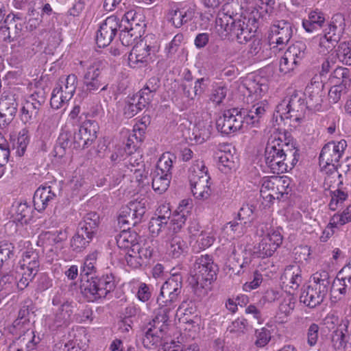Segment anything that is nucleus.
<instances>
[{"label": "nucleus", "instance_id": "1", "mask_svg": "<svg viewBox=\"0 0 351 351\" xmlns=\"http://www.w3.org/2000/svg\"><path fill=\"white\" fill-rule=\"evenodd\" d=\"M275 0H253L249 4L253 9L247 18L235 12L233 4L223 5L215 20V29L222 39H236L238 43H245L258 29V21L272 12Z\"/></svg>", "mask_w": 351, "mask_h": 351}, {"label": "nucleus", "instance_id": "2", "mask_svg": "<svg viewBox=\"0 0 351 351\" xmlns=\"http://www.w3.org/2000/svg\"><path fill=\"white\" fill-rule=\"evenodd\" d=\"M298 149L280 137L271 136L265 150V162L273 173L291 170L298 162Z\"/></svg>", "mask_w": 351, "mask_h": 351}, {"label": "nucleus", "instance_id": "3", "mask_svg": "<svg viewBox=\"0 0 351 351\" xmlns=\"http://www.w3.org/2000/svg\"><path fill=\"white\" fill-rule=\"evenodd\" d=\"M139 237L134 231H121L117 238L119 248L126 250L125 261L132 269L140 267L152 256L153 249L147 243L138 241Z\"/></svg>", "mask_w": 351, "mask_h": 351}, {"label": "nucleus", "instance_id": "4", "mask_svg": "<svg viewBox=\"0 0 351 351\" xmlns=\"http://www.w3.org/2000/svg\"><path fill=\"white\" fill-rule=\"evenodd\" d=\"M265 79L256 77H247L243 82V86L246 90L247 102L251 104L249 107L252 109L259 120L265 114L268 108V102L263 99V97L268 90V86Z\"/></svg>", "mask_w": 351, "mask_h": 351}, {"label": "nucleus", "instance_id": "5", "mask_svg": "<svg viewBox=\"0 0 351 351\" xmlns=\"http://www.w3.org/2000/svg\"><path fill=\"white\" fill-rule=\"evenodd\" d=\"M346 147L345 140L329 142L323 147L319 160L322 171L328 174L325 182H331L332 179L341 177L337 171V166Z\"/></svg>", "mask_w": 351, "mask_h": 351}, {"label": "nucleus", "instance_id": "6", "mask_svg": "<svg viewBox=\"0 0 351 351\" xmlns=\"http://www.w3.org/2000/svg\"><path fill=\"white\" fill-rule=\"evenodd\" d=\"M189 181L193 197L206 200L211 195L210 177L202 160H195L189 169Z\"/></svg>", "mask_w": 351, "mask_h": 351}, {"label": "nucleus", "instance_id": "7", "mask_svg": "<svg viewBox=\"0 0 351 351\" xmlns=\"http://www.w3.org/2000/svg\"><path fill=\"white\" fill-rule=\"evenodd\" d=\"M160 46L152 36H146L132 48L128 56V65L133 69L142 68L154 60Z\"/></svg>", "mask_w": 351, "mask_h": 351}, {"label": "nucleus", "instance_id": "8", "mask_svg": "<svg viewBox=\"0 0 351 351\" xmlns=\"http://www.w3.org/2000/svg\"><path fill=\"white\" fill-rule=\"evenodd\" d=\"M282 228L273 227L268 223L260 224L258 228V234L261 240L256 247L257 254L260 258L271 256L277 249L281 245L283 236Z\"/></svg>", "mask_w": 351, "mask_h": 351}, {"label": "nucleus", "instance_id": "9", "mask_svg": "<svg viewBox=\"0 0 351 351\" xmlns=\"http://www.w3.org/2000/svg\"><path fill=\"white\" fill-rule=\"evenodd\" d=\"M82 281V292L92 301L106 298L115 288L114 277L112 274L100 277L91 276Z\"/></svg>", "mask_w": 351, "mask_h": 351}, {"label": "nucleus", "instance_id": "10", "mask_svg": "<svg viewBox=\"0 0 351 351\" xmlns=\"http://www.w3.org/2000/svg\"><path fill=\"white\" fill-rule=\"evenodd\" d=\"M306 107L302 93L291 88L288 89L287 96L277 106L276 112L282 119H293L298 121Z\"/></svg>", "mask_w": 351, "mask_h": 351}, {"label": "nucleus", "instance_id": "11", "mask_svg": "<svg viewBox=\"0 0 351 351\" xmlns=\"http://www.w3.org/2000/svg\"><path fill=\"white\" fill-rule=\"evenodd\" d=\"M77 85V77L75 74L59 79L53 89L50 99L51 106L54 109L62 108L73 96Z\"/></svg>", "mask_w": 351, "mask_h": 351}, {"label": "nucleus", "instance_id": "12", "mask_svg": "<svg viewBox=\"0 0 351 351\" xmlns=\"http://www.w3.org/2000/svg\"><path fill=\"white\" fill-rule=\"evenodd\" d=\"M68 234L65 230H57L41 233L38 237V245L43 247V252L52 261L62 249Z\"/></svg>", "mask_w": 351, "mask_h": 351}, {"label": "nucleus", "instance_id": "13", "mask_svg": "<svg viewBox=\"0 0 351 351\" xmlns=\"http://www.w3.org/2000/svg\"><path fill=\"white\" fill-rule=\"evenodd\" d=\"M217 267L211 256L208 254L198 257L194 265V278L197 285L205 288L215 280Z\"/></svg>", "mask_w": 351, "mask_h": 351}, {"label": "nucleus", "instance_id": "14", "mask_svg": "<svg viewBox=\"0 0 351 351\" xmlns=\"http://www.w3.org/2000/svg\"><path fill=\"white\" fill-rule=\"evenodd\" d=\"M195 12V5L191 3L171 2L169 3L165 16L174 27L180 28L193 19Z\"/></svg>", "mask_w": 351, "mask_h": 351}, {"label": "nucleus", "instance_id": "15", "mask_svg": "<svg viewBox=\"0 0 351 351\" xmlns=\"http://www.w3.org/2000/svg\"><path fill=\"white\" fill-rule=\"evenodd\" d=\"M306 46L302 41L295 42L289 47L281 57L279 70L283 74L293 71L306 56Z\"/></svg>", "mask_w": 351, "mask_h": 351}, {"label": "nucleus", "instance_id": "16", "mask_svg": "<svg viewBox=\"0 0 351 351\" xmlns=\"http://www.w3.org/2000/svg\"><path fill=\"white\" fill-rule=\"evenodd\" d=\"M88 339L85 328L73 327L69 331L67 341L58 343L53 346V351H84L88 346Z\"/></svg>", "mask_w": 351, "mask_h": 351}, {"label": "nucleus", "instance_id": "17", "mask_svg": "<svg viewBox=\"0 0 351 351\" xmlns=\"http://www.w3.org/2000/svg\"><path fill=\"white\" fill-rule=\"evenodd\" d=\"M324 84L321 81L312 79L305 88L304 95L306 108L311 110L322 111L326 102Z\"/></svg>", "mask_w": 351, "mask_h": 351}, {"label": "nucleus", "instance_id": "18", "mask_svg": "<svg viewBox=\"0 0 351 351\" xmlns=\"http://www.w3.org/2000/svg\"><path fill=\"white\" fill-rule=\"evenodd\" d=\"M146 212L145 203L143 201H131L123 206L119 213L118 223L120 226L135 225L141 222Z\"/></svg>", "mask_w": 351, "mask_h": 351}, {"label": "nucleus", "instance_id": "19", "mask_svg": "<svg viewBox=\"0 0 351 351\" xmlns=\"http://www.w3.org/2000/svg\"><path fill=\"white\" fill-rule=\"evenodd\" d=\"M239 108H231L217 119L216 127L221 133L230 134L244 128Z\"/></svg>", "mask_w": 351, "mask_h": 351}, {"label": "nucleus", "instance_id": "20", "mask_svg": "<svg viewBox=\"0 0 351 351\" xmlns=\"http://www.w3.org/2000/svg\"><path fill=\"white\" fill-rule=\"evenodd\" d=\"M119 19L114 15L107 17L100 25L97 32L96 43L99 48L108 46L120 27Z\"/></svg>", "mask_w": 351, "mask_h": 351}, {"label": "nucleus", "instance_id": "21", "mask_svg": "<svg viewBox=\"0 0 351 351\" xmlns=\"http://www.w3.org/2000/svg\"><path fill=\"white\" fill-rule=\"evenodd\" d=\"M15 335H19L9 346V351H36L39 337H36L33 330H18Z\"/></svg>", "mask_w": 351, "mask_h": 351}, {"label": "nucleus", "instance_id": "22", "mask_svg": "<svg viewBox=\"0 0 351 351\" xmlns=\"http://www.w3.org/2000/svg\"><path fill=\"white\" fill-rule=\"evenodd\" d=\"M98 125L94 121L86 120L74 134V143L78 147H85L90 145L96 138Z\"/></svg>", "mask_w": 351, "mask_h": 351}, {"label": "nucleus", "instance_id": "23", "mask_svg": "<svg viewBox=\"0 0 351 351\" xmlns=\"http://www.w3.org/2000/svg\"><path fill=\"white\" fill-rule=\"evenodd\" d=\"M182 287V278L180 274H173L162 285L160 289V296L157 301L159 302L162 298L171 302H177L181 293Z\"/></svg>", "mask_w": 351, "mask_h": 351}, {"label": "nucleus", "instance_id": "24", "mask_svg": "<svg viewBox=\"0 0 351 351\" xmlns=\"http://www.w3.org/2000/svg\"><path fill=\"white\" fill-rule=\"evenodd\" d=\"M292 34L291 23L285 21H279L271 26L269 40L271 43L276 44V47H283L289 41Z\"/></svg>", "mask_w": 351, "mask_h": 351}, {"label": "nucleus", "instance_id": "25", "mask_svg": "<svg viewBox=\"0 0 351 351\" xmlns=\"http://www.w3.org/2000/svg\"><path fill=\"white\" fill-rule=\"evenodd\" d=\"M301 269L297 265L287 266L281 276V280L286 291L293 293L302 283Z\"/></svg>", "mask_w": 351, "mask_h": 351}, {"label": "nucleus", "instance_id": "26", "mask_svg": "<svg viewBox=\"0 0 351 351\" xmlns=\"http://www.w3.org/2000/svg\"><path fill=\"white\" fill-rule=\"evenodd\" d=\"M149 104V99H145L138 93L128 96L124 102L123 114L126 119H131L136 115Z\"/></svg>", "mask_w": 351, "mask_h": 351}, {"label": "nucleus", "instance_id": "27", "mask_svg": "<svg viewBox=\"0 0 351 351\" xmlns=\"http://www.w3.org/2000/svg\"><path fill=\"white\" fill-rule=\"evenodd\" d=\"M102 68L97 63L90 66L84 76V83L89 92L97 90L103 84Z\"/></svg>", "mask_w": 351, "mask_h": 351}, {"label": "nucleus", "instance_id": "28", "mask_svg": "<svg viewBox=\"0 0 351 351\" xmlns=\"http://www.w3.org/2000/svg\"><path fill=\"white\" fill-rule=\"evenodd\" d=\"M56 196L51 186H42L38 187L33 197L34 209L40 213L45 210L49 203L53 200Z\"/></svg>", "mask_w": 351, "mask_h": 351}, {"label": "nucleus", "instance_id": "29", "mask_svg": "<svg viewBox=\"0 0 351 351\" xmlns=\"http://www.w3.org/2000/svg\"><path fill=\"white\" fill-rule=\"evenodd\" d=\"M17 97L10 91H5L0 98V115L12 119L17 112Z\"/></svg>", "mask_w": 351, "mask_h": 351}, {"label": "nucleus", "instance_id": "30", "mask_svg": "<svg viewBox=\"0 0 351 351\" xmlns=\"http://www.w3.org/2000/svg\"><path fill=\"white\" fill-rule=\"evenodd\" d=\"M159 302V308L157 309L156 315L152 322L165 329H167L168 322H169L171 313L174 311L176 302H171L168 300Z\"/></svg>", "mask_w": 351, "mask_h": 351}, {"label": "nucleus", "instance_id": "31", "mask_svg": "<svg viewBox=\"0 0 351 351\" xmlns=\"http://www.w3.org/2000/svg\"><path fill=\"white\" fill-rule=\"evenodd\" d=\"M229 145H220L219 152L217 153L218 158V167L224 173H229L236 167V157L231 153Z\"/></svg>", "mask_w": 351, "mask_h": 351}, {"label": "nucleus", "instance_id": "32", "mask_svg": "<svg viewBox=\"0 0 351 351\" xmlns=\"http://www.w3.org/2000/svg\"><path fill=\"white\" fill-rule=\"evenodd\" d=\"M261 197L263 199L262 204L265 207H270L278 198L276 196L274 176H265L261 181Z\"/></svg>", "mask_w": 351, "mask_h": 351}, {"label": "nucleus", "instance_id": "33", "mask_svg": "<svg viewBox=\"0 0 351 351\" xmlns=\"http://www.w3.org/2000/svg\"><path fill=\"white\" fill-rule=\"evenodd\" d=\"M346 27L345 19L343 15L336 14L332 16L328 27L324 30V34L330 40L339 41L343 35Z\"/></svg>", "mask_w": 351, "mask_h": 351}, {"label": "nucleus", "instance_id": "34", "mask_svg": "<svg viewBox=\"0 0 351 351\" xmlns=\"http://www.w3.org/2000/svg\"><path fill=\"white\" fill-rule=\"evenodd\" d=\"M166 330L165 328L152 322L151 327L148 328L143 338L144 347L150 349L159 344L163 338Z\"/></svg>", "mask_w": 351, "mask_h": 351}, {"label": "nucleus", "instance_id": "35", "mask_svg": "<svg viewBox=\"0 0 351 351\" xmlns=\"http://www.w3.org/2000/svg\"><path fill=\"white\" fill-rule=\"evenodd\" d=\"M40 267L38 253L34 250L25 252L21 261V269L36 275Z\"/></svg>", "mask_w": 351, "mask_h": 351}, {"label": "nucleus", "instance_id": "36", "mask_svg": "<svg viewBox=\"0 0 351 351\" xmlns=\"http://www.w3.org/2000/svg\"><path fill=\"white\" fill-rule=\"evenodd\" d=\"M125 23L124 27L134 33V36L141 37L145 32V24L143 21L139 22L133 11L127 12L121 21Z\"/></svg>", "mask_w": 351, "mask_h": 351}, {"label": "nucleus", "instance_id": "37", "mask_svg": "<svg viewBox=\"0 0 351 351\" xmlns=\"http://www.w3.org/2000/svg\"><path fill=\"white\" fill-rule=\"evenodd\" d=\"M40 104L36 101L32 95L23 104L20 112V119L21 121L26 124L32 121L33 117H35L38 111Z\"/></svg>", "mask_w": 351, "mask_h": 351}, {"label": "nucleus", "instance_id": "38", "mask_svg": "<svg viewBox=\"0 0 351 351\" xmlns=\"http://www.w3.org/2000/svg\"><path fill=\"white\" fill-rule=\"evenodd\" d=\"M326 294V292L309 285L307 290L302 294L300 299L306 306L314 308L322 302Z\"/></svg>", "mask_w": 351, "mask_h": 351}, {"label": "nucleus", "instance_id": "39", "mask_svg": "<svg viewBox=\"0 0 351 351\" xmlns=\"http://www.w3.org/2000/svg\"><path fill=\"white\" fill-rule=\"evenodd\" d=\"M195 312L196 307L192 301H183L176 311V317L179 322L192 324Z\"/></svg>", "mask_w": 351, "mask_h": 351}, {"label": "nucleus", "instance_id": "40", "mask_svg": "<svg viewBox=\"0 0 351 351\" xmlns=\"http://www.w3.org/2000/svg\"><path fill=\"white\" fill-rule=\"evenodd\" d=\"M99 224V216L95 213H89L86 215L81 223L80 231L85 234L88 239H93L97 232Z\"/></svg>", "mask_w": 351, "mask_h": 351}, {"label": "nucleus", "instance_id": "41", "mask_svg": "<svg viewBox=\"0 0 351 351\" xmlns=\"http://www.w3.org/2000/svg\"><path fill=\"white\" fill-rule=\"evenodd\" d=\"M187 248L185 241L178 235L171 237L167 245V253L172 258L180 257Z\"/></svg>", "mask_w": 351, "mask_h": 351}, {"label": "nucleus", "instance_id": "42", "mask_svg": "<svg viewBox=\"0 0 351 351\" xmlns=\"http://www.w3.org/2000/svg\"><path fill=\"white\" fill-rule=\"evenodd\" d=\"M171 174L154 171L152 178V188L154 191L159 194L165 192L169 186Z\"/></svg>", "mask_w": 351, "mask_h": 351}, {"label": "nucleus", "instance_id": "43", "mask_svg": "<svg viewBox=\"0 0 351 351\" xmlns=\"http://www.w3.org/2000/svg\"><path fill=\"white\" fill-rule=\"evenodd\" d=\"M328 82L330 84H340L349 86L351 82L350 69L338 66L331 73Z\"/></svg>", "mask_w": 351, "mask_h": 351}, {"label": "nucleus", "instance_id": "44", "mask_svg": "<svg viewBox=\"0 0 351 351\" xmlns=\"http://www.w3.org/2000/svg\"><path fill=\"white\" fill-rule=\"evenodd\" d=\"M15 219L21 224H27L34 219V209L32 206L26 202H20L15 212Z\"/></svg>", "mask_w": 351, "mask_h": 351}, {"label": "nucleus", "instance_id": "45", "mask_svg": "<svg viewBox=\"0 0 351 351\" xmlns=\"http://www.w3.org/2000/svg\"><path fill=\"white\" fill-rule=\"evenodd\" d=\"M29 313V306L23 305L19 310L17 319L13 322L11 332L12 333H17L18 330H27L29 328L30 322L28 319Z\"/></svg>", "mask_w": 351, "mask_h": 351}, {"label": "nucleus", "instance_id": "46", "mask_svg": "<svg viewBox=\"0 0 351 351\" xmlns=\"http://www.w3.org/2000/svg\"><path fill=\"white\" fill-rule=\"evenodd\" d=\"M215 240L213 231L201 230L199 234L194 239L193 247L199 251L204 250L210 247Z\"/></svg>", "mask_w": 351, "mask_h": 351}, {"label": "nucleus", "instance_id": "47", "mask_svg": "<svg viewBox=\"0 0 351 351\" xmlns=\"http://www.w3.org/2000/svg\"><path fill=\"white\" fill-rule=\"evenodd\" d=\"M330 284L329 274L325 270H321L313 274L311 278L310 285L327 293Z\"/></svg>", "mask_w": 351, "mask_h": 351}, {"label": "nucleus", "instance_id": "48", "mask_svg": "<svg viewBox=\"0 0 351 351\" xmlns=\"http://www.w3.org/2000/svg\"><path fill=\"white\" fill-rule=\"evenodd\" d=\"M16 278L13 274H6L0 279V298L4 299L16 289Z\"/></svg>", "mask_w": 351, "mask_h": 351}, {"label": "nucleus", "instance_id": "49", "mask_svg": "<svg viewBox=\"0 0 351 351\" xmlns=\"http://www.w3.org/2000/svg\"><path fill=\"white\" fill-rule=\"evenodd\" d=\"M176 156L171 152L163 153L159 158L155 171L164 173H171Z\"/></svg>", "mask_w": 351, "mask_h": 351}, {"label": "nucleus", "instance_id": "50", "mask_svg": "<svg viewBox=\"0 0 351 351\" xmlns=\"http://www.w3.org/2000/svg\"><path fill=\"white\" fill-rule=\"evenodd\" d=\"M313 41L318 45L317 50L319 53L326 55L328 53L335 47V43H338L333 40H330L325 34H319L313 38Z\"/></svg>", "mask_w": 351, "mask_h": 351}, {"label": "nucleus", "instance_id": "51", "mask_svg": "<svg viewBox=\"0 0 351 351\" xmlns=\"http://www.w3.org/2000/svg\"><path fill=\"white\" fill-rule=\"evenodd\" d=\"M93 239H88L85 236L84 233L78 230L77 232L72 237L70 245L73 251L81 252L83 251L92 241Z\"/></svg>", "mask_w": 351, "mask_h": 351}, {"label": "nucleus", "instance_id": "52", "mask_svg": "<svg viewBox=\"0 0 351 351\" xmlns=\"http://www.w3.org/2000/svg\"><path fill=\"white\" fill-rule=\"evenodd\" d=\"M291 179L287 176H274V183L277 199H280L283 195L288 193L289 187L291 184Z\"/></svg>", "mask_w": 351, "mask_h": 351}, {"label": "nucleus", "instance_id": "53", "mask_svg": "<svg viewBox=\"0 0 351 351\" xmlns=\"http://www.w3.org/2000/svg\"><path fill=\"white\" fill-rule=\"evenodd\" d=\"M188 216L174 212L168 223V229L170 232L176 234L182 229L187 220Z\"/></svg>", "mask_w": 351, "mask_h": 351}, {"label": "nucleus", "instance_id": "54", "mask_svg": "<svg viewBox=\"0 0 351 351\" xmlns=\"http://www.w3.org/2000/svg\"><path fill=\"white\" fill-rule=\"evenodd\" d=\"M98 253L94 251L88 254L84 262L83 266L81 269V275L82 277L86 276L87 277L96 271V263L97 260Z\"/></svg>", "mask_w": 351, "mask_h": 351}, {"label": "nucleus", "instance_id": "55", "mask_svg": "<svg viewBox=\"0 0 351 351\" xmlns=\"http://www.w3.org/2000/svg\"><path fill=\"white\" fill-rule=\"evenodd\" d=\"M10 154L9 144L0 134V178L4 174L3 167L8 163Z\"/></svg>", "mask_w": 351, "mask_h": 351}, {"label": "nucleus", "instance_id": "56", "mask_svg": "<svg viewBox=\"0 0 351 351\" xmlns=\"http://www.w3.org/2000/svg\"><path fill=\"white\" fill-rule=\"evenodd\" d=\"M337 55L342 63L351 65V41L341 43L338 46Z\"/></svg>", "mask_w": 351, "mask_h": 351}, {"label": "nucleus", "instance_id": "57", "mask_svg": "<svg viewBox=\"0 0 351 351\" xmlns=\"http://www.w3.org/2000/svg\"><path fill=\"white\" fill-rule=\"evenodd\" d=\"M159 87V80L156 77L150 78L146 83L144 88H143L138 93L143 96L145 99H149V104L151 102L153 94L157 90Z\"/></svg>", "mask_w": 351, "mask_h": 351}, {"label": "nucleus", "instance_id": "58", "mask_svg": "<svg viewBox=\"0 0 351 351\" xmlns=\"http://www.w3.org/2000/svg\"><path fill=\"white\" fill-rule=\"evenodd\" d=\"M244 128L256 126L260 120L250 108H239Z\"/></svg>", "mask_w": 351, "mask_h": 351}, {"label": "nucleus", "instance_id": "59", "mask_svg": "<svg viewBox=\"0 0 351 351\" xmlns=\"http://www.w3.org/2000/svg\"><path fill=\"white\" fill-rule=\"evenodd\" d=\"M168 223L161 219V218L153 216L149 223V231L154 237L159 234L167 227Z\"/></svg>", "mask_w": 351, "mask_h": 351}, {"label": "nucleus", "instance_id": "60", "mask_svg": "<svg viewBox=\"0 0 351 351\" xmlns=\"http://www.w3.org/2000/svg\"><path fill=\"white\" fill-rule=\"evenodd\" d=\"M256 340L254 344L258 348H263L271 340V332L269 330L263 327L255 331Z\"/></svg>", "mask_w": 351, "mask_h": 351}, {"label": "nucleus", "instance_id": "61", "mask_svg": "<svg viewBox=\"0 0 351 351\" xmlns=\"http://www.w3.org/2000/svg\"><path fill=\"white\" fill-rule=\"evenodd\" d=\"M328 97L332 103L336 104L340 99L343 94L346 93L348 86L340 84H330Z\"/></svg>", "mask_w": 351, "mask_h": 351}, {"label": "nucleus", "instance_id": "62", "mask_svg": "<svg viewBox=\"0 0 351 351\" xmlns=\"http://www.w3.org/2000/svg\"><path fill=\"white\" fill-rule=\"evenodd\" d=\"M348 194L341 190H335L332 192L331 199L329 203V208L332 210H335L338 208L339 205L347 199Z\"/></svg>", "mask_w": 351, "mask_h": 351}, {"label": "nucleus", "instance_id": "63", "mask_svg": "<svg viewBox=\"0 0 351 351\" xmlns=\"http://www.w3.org/2000/svg\"><path fill=\"white\" fill-rule=\"evenodd\" d=\"M332 223H336L339 226H343L351 221V205L348 206L340 214H335L332 217Z\"/></svg>", "mask_w": 351, "mask_h": 351}, {"label": "nucleus", "instance_id": "64", "mask_svg": "<svg viewBox=\"0 0 351 351\" xmlns=\"http://www.w3.org/2000/svg\"><path fill=\"white\" fill-rule=\"evenodd\" d=\"M346 337L342 330L337 329L332 335V343L335 350L344 348L346 346Z\"/></svg>", "mask_w": 351, "mask_h": 351}]
</instances>
